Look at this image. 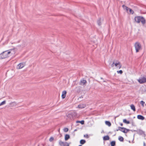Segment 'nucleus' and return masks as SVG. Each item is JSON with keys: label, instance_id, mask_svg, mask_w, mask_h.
<instances>
[{"label": "nucleus", "instance_id": "f257e3e1", "mask_svg": "<svg viewBox=\"0 0 146 146\" xmlns=\"http://www.w3.org/2000/svg\"><path fill=\"white\" fill-rule=\"evenodd\" d=\"M135 20L137 22L139 23L141 22L142 24L144 25L145 23V21L144 18L141 17H135Z\"/></svg>", "mask_w": 146, "mask_h": 146}, {"label": "nucleus", "instance_id": "f03ea898", "mask_svg": "<svg viewBox=\"0 0 146 146\" xmlns=\"http://www.w3.org/2000/svg\"><path fill=\"white\" fill-rule=\"evenodd\" d=\"M9 52L8 50L3 52L0 54V59L5 58L9 57Z\"/></svg>", "mask_w": 146, "mask_h": 146}, {"label": "nucleus", "instance_id": "7ed1b4c3", "mask_svg": "<svg viewBox=\"0 0 146 146\" xmlns=\"http://www.w3.org/2000/svg\"><path fill=\"white\" fill-rule=\"evenodd\" d=\"M134 46L136 52H139L140 50L141 49V44L138 42H136L135 43Z\"/></svg>", "mask_w": 146, "mask_h": 146}, {"label": "nucleus", "instance_id": "20e7f679", "mask_svg": "<svg viewBox=\"0 0 146 146\" xmlns=\"http://www.w3.org/2000/svg\"><path fill=\"white\" fill-rule=\"evenodd\" d=\"M115 66L119 69H120L121 67V65L120 63L117 60H115Z\"/></svg>", "mask_w": 146, "mask_h": 146}, {"label": "nucleus", "instance_id": "39448f33", "mask_svg": "<svg viewBox=\"0 0 146 146\" xmlns=\"http://www.w3.org/2000/svg\"><path fill=\"white\" fill-rule=\"evenodd\" d=\"M119 130L125 133H126L129 131V129L123 127H119Z\"/></svg>", "mask_w": 146, "mask_h": 146}, {"label": "nucleus", "instance_id": "423d86ee", "mask_svg": "<svg viewBox=\"0 0 146 146\" xmlns=\"http://www.w3.org/2000/svg\"><path fill=\"white\" fill-rule=\"evenodd\" d=\"M25 65V63H21L18 65L17 67V69H20L23 68Z\"/></svg>", "mask_w": 146, "mask_h": 146}, {"label": "nucleus", "instance_id": "0eeeda50", "mask_svg": "<svg viewBox=\"0 0 146 146\" xmlns=\"http://www.w3.org/2000/svg\"><path fill=\"white\" fill-rule=\"evenodd\" d=\"M139 82L141 84L146 82V78L142 77L138 80Z\"/></svg>", "mask_w": 146, "mask_h": 146}, {"label": "nucleus", "instance_id": "6e6552de", "mask_svg": "<svg viewBox=\"0 0 146 146\" xmlns=\"http://www.w3.org/2000/svg\"><path fill=\"white\" fill-rule=\"evenodd\" d=\"M8 52H9V56H11L13 54H15V52L14 49H12L9 50H8Z\"/></svg>", "mask_w": 146, "mask_h": 146}, {"label": "nucleus", "instance_id": "1a4fd4ad", "mask_svg": "<svg viewBox=\"0 0 146 146\" xmlns=\"http://www.w3.org/2000/svg\"><path fill=\"white\" fill-rule=\"evenodd\" d=\"M17 105V103L15 102H11L9 104V106L12 107L16 106Z\"/></svg>", "mask_w": 146, "mask_h": 146}, {"label": "nucleus", "instance_id": "9d476101", "mask_svg": "<svg viewBox=\"0 0 146 146\" xmlns=\"http://www.w3.org/2000/svg\"><path fill=\"white\" fill-rule=\"evenodd\" d=\"M86 107V105L85 104H81L79 105L78 106V108L80 109H83Z\"/></svg>", "mask_w": 146, "mask_h": 146}, {"label": "nucleus", "instance_id": "9b49d317", "mask_svg": "<svg viewBox=\"0 0 146 146\" xmlns=\"http://www.w3.org/2000/svg\"><path fill=\"white\" fill-rule=\"evenodd\" d=\"M86 82L87 81L86 80L83 79L81 80L80 84L81 85H84L85 84Z\"/></svg>", "mask_w": 146, "mask_h": 146}, {"label": "nucleus", "instance_id": "f8f14e48", "mask_svg": "<svg viewBox=\"0 0 146 146\" xmlns=\"http://www.w3.org/2000/svg\"><path fill=\"white\" fill-rule=\"evenodd\" d=\"M137 133L140 135H142L145 134L144 131L141 130H139L137 131Z\"/></svg>", "mask_w": 146, "mask_h": 146}, {"label": "nucleus", "instance_id": "ddd939ff", "mask_svg": "<svg viewBox=\"0 0 146 146\" xmlns=\"http://www.w3.org/2000/svg\"><path fill=\"white\" fill-rule=\"evenodd\" d=\"M66 91H64L62 92V97L63 99L66 96Z\"/></svg>", "mask_w": 146, "mask_h": 146}, {"label": "nucleus", "instance_id": "4468645a", "mask_svg": "<svg viewBox=\"0 0 146 146\" xmlns=\"http://www.w3.org/2000/svg\"><path fill=\"white\" fill-rule=\"evenodd\" d=\"M137 118L138 119L141 120H143L145 119L144 117L141 115H138L137 116Z\"/></svg>", "mask_w": 146, "mask_h": 146}, {"label": "nucleus", "instance_id": "2eb2a0df", "mask_svg": "<svg viewBox=\"0 0 146 146\" xmlns=\"http://www.w3.org/2000/svg\"><path fill=\"white\" fill-rule=\"evenodd\" d=\"M109 139V137L108 135L104 136L103 137V140L105 141L108 140Z\"/></svg>", "mask_w": 146, "mask_h": 146}, {"label": "nucleus", "instance_id": "dca6fc26", "mask_svg": "<svg viewBox=\"0 0 146 146\" xmlns=\"http://www.w3.org/2000/svg\"><path fill=\"white\" fill-rule=\"evenodd\" d=\"M105 123L106 124L108 125L109 127H110L111 126V123L109 121H105Z\"/></svg>", "mask_w": 146, "mask_h": 146}, {"label": "nucleus", "instance_id": "f3484780", "mask_svg": "<svg viewBox=\"0 0 146 146\" xmlns=\"http://www.w3.org/2000/svg\"><path fill=\"white\" fill-rule=\"evenodd\" d=\"M70 138V135L68 134H66L65 136V141H67Z\"/></svg>", "mask_w": 146, "mask_h": 146}, {"label": "nucleus", "instance_id": "a211bd4d", "mask_svg": "<svg viewBox=\"0 0 146 146\" xmlns=\"http://www.w3.org/2000/svg\"><path fill=\"white\" fill-rule=\"evenodd\" d=\"M131 109L133 110L134 111H135V107L134 106L133 104H131L130 106Z\"/></svg>", "mask_w": 146, "mask_h": 146}, {"label": "nucleus", "instance_id": "6ab92c4d", "mask_svg": "<svg viewBox=\"0 0 146 146\" xmlns=\"http://www.w3.org/2000/svg\"><path fill=\"white\" fill-rule=\"evenodd\" d=\"M101 18L99 19L97 21V23L99 26H100L101 24Z\"/></svg>", "mask_w": 146, "mask_h": 146}, {"label": "nucleus", "instance_id": "aec40b11", "mask_svg": "<svg viewBox=\"0 0 146 146\" xmlns=\"http://www.w3.org/2000/svg\"><path fill=\"white\" fill-rule=\"evenodd\" d=\"M65 142L62 141L61 140H60L59 142V144L60 146H62L63 145Z\"/></svg>", "mask_w": 146, "mask_h": 146}, {"label": "nucleus", "instance_id": "412c9836", "mask_svg": "<svg viewBox=\"0 0 146 146\" xmlns=\"http://www.w3.org/2000/svg\"><path fill=\"white\" fill-rule=\"evenodd\" d=\"M110 144L111 146H115V141H112Z\"/></svg>", "mask_w": 146, "mask_h": 146}, {"label": "nucleus", "instance_id": "4be33fe9", "mask_svg": "<svg viewBox=\"0 0 146 146\" xmlns=\"http://www.w3.org/2000/svg\"><path fill=\"white\" fill-rule=\"evenodd\" d=\"M86 142V141L83 139H82L80 141V143L81 144H84Z\"/></svg>", "mask_w": 146, "mask_h": 146}, {"label": "nucleus", "instance_id": "5701e85b", "mask_svg": "<svg viewBox=\"0 0 146 146\" xmlns=\"http://www.w3.org/2000/svg\"><path fill=\"white\" fill-rule=\"evenodd\" d=\"M123 121L124 123H126V124H128L130 123V122L129 121L127 120L126 119H124L123 120Z\"/></svg>", "mask_w": 146, "mask_h": 146}, {"label": "nucleus", "instance_id": "b1692460", "mask_svg": "<svg viewBox=\"0 0 146 146\" xmlns=\"http://www.w3.org/2000/svg\"><path fill=\"white\" fill-rule=\"evenodd\" d=\"M119 140L121 141H123L124 140L123 138L121 136H120L118 138Z\"/></svg>", "mask_w": 146, "mask_h": 146}, {"label": "nucleus", "instance_id": "393cba45", "mask_svg": "<svg viewBox=\"0 0 146 146\" xmlns=\"http://www.w3.org/2000/svg\"><path fill=\"white\" fill-rule=\"evenodd\" d=\"M129 12L128 13H131L132 14H133V11L131 9L129 8H128Z\"/></svg>", "mask_w": 146, "mask_h": 146}, {"label": "nucleus", "instance_id": "a878e982", "mask_svg": "<svg viewBox=\"0 0 146 146\" xmlns=\"http://www.w3.org/2000/svg\"><path fill=\"white\" fill-rule=\"evenodd\" d=\"M67 116L68 118H71L72 117V115L71 113H69L68 114Z\"/></svg>", "mask_w": 146, "mask_h": 146}, {"label": "nucleus", "instance_id": "bb28decb", "mask_svg": "<svg viewBox=\"0 0 146 146\" xmlns=\"http://www.w3.org/2000/svg\"><path fill=\"white\" fill-rule=\"evenodd\" d=\"M6 101H5V100L4 101H3L2 102L0 103V105L1 106L5 104L6 103Z\"/></svg>", "mask_w": 146, "mask_h": 146}, {"label": "nucleus", "instance_id": "cd10ccee", "mask_svg": "<svg viewBox=\"0 0 146 146\" xmlns=\"http://www.w3.org/2000/svg\"><path fill=\"white\" fill-rule=\"evenodd\" d=\"M122 7L124 9H126V10H127L129 8L124 5H122Z\"/></svg>", "mask_w": 146, "mask_h": 146}, {"label": "nucleus", "instance_id": "c85d7f7f", "mask_svg": "<svg viewBox=\"0 0 146 146\" xmlns=\"http://www.w3.org/2000/svg\"><path fill=\"white\" fill-rule=\"evenodd\" d=\"M63 130L64 132H66L68 131V129L67 128H65Z\"/></svg>", "mask_w": 146, "mask_h": 146}, {"label": "nucleus", "instance_id": "c756f323", "mask_svg": "<svg viewBox=\"0 0 146 146\" xmlns=\"http://www.w3.org/2000/svg\"><path fill=\"white\" fill-rule=\"evenodd\" d=\"M117 72L118 73H119L121 74L123 73V71L122 70H120L119 71H117Z\"/></svg>", "mask_w": 146, "mask_h": 146}, {"label": "nucleus", "instance_id": "7c9ffc66", "mask_svg": "<svg viewBox=\"0 0 146 146\" xmlns=\"http://www.w3.org/2000/svg\"><path fill=\"white\" fill-rule=\"evenodd\" d=\"M63 146H69V145L67 142H65Z\"/></svg>", "mask_w": 146, "mask_h": 146}, {"label": "nucleus", "instance_id": "2f4dec72", "mask_svg": "<svg viewBox=\"0 0 146 146\" xmlns=\"http://www.w3.org/2000/svg\"><path fill=\"white\" fill-rule=\"evenodd\" d=\"M140 104H141L142 106L143 107L144 106V104H145V102L144 101H141Z\"/></svg>", "mask_w": 146, "mask_h": 146}, {"label": "nucleus", "instance_id": "473e14b6", "mask_svg": "<svg viewBox=\"0 0 146 146\" xmlns=\"http://www.w3.org/2000/svg\"><path fill=\"white\" fill-rule=\"evenodd\" d=\"M54 138L53 137H51L49 139V141L50 142L54 140Z\"/></svg>", "mask_w": 146, "mask_h": 146}, {"label": "nucleus", "instance_id": "72a5a7b5", "mask_svg": "<svg viewBox=\"0 0 146 146\" xmlns=\"http://www.w3.org/2000/svg\"><path fill=\"white\" fill-rule=\"evenodd\" d=\"M115 60L113 62L111 65V66L112 67H113L114 66H115Z\"/></svg>", "mask_w": 146, "mask_h": 146}, {"label": "nucleus", "instance_id": "f704fd0d", "mask_svg": "<svg viewBox=\"0 0 146 146\" xmlns=\"http://www.w3.org/2000/svg\"><path fill=\"white\" fill-rule=\"evenodd\" d=\"M78 122L82 124H83L84 123V120H82L81 121H78Z\"/></svg>", "mask_w": 146, "mask_h": 146}, {"label": "nucleus", "instance_id": "c9c22d12", "mask_svg": "<svg viewBox=\"0 0 146 146\" xmlns=\"http://www.w3.org/2000/svg\"><path fill=\"white\" fill-rule=\"evenodd\" d=\"M84 136L85 137H86L87 138H88V136L87 134H86L84 135Z\"/></svg>", "mask_w": 146, "mask_h": 146}, {"label": "nucleus", "instance_id": "e433bc0d", "mask_svg": "<svg viewBox=\"0 0 146 146\" xmlns=\"http://www.w3.org/2000/svg\"><path fill=\"white\" fill-rule=\"evenodd\" d=\"M83 98V97L82 96H81L78 99V100H80V101H81V99L82 98Z\"/></svg>", "mask_w": 146, "mask_h": 146}, {"label": "nucleus", "instance_id": "4c0bfd02", "mask_svg": "<svg viewBox=\"0 0 146 146\" xmlns=\"http://www.w3.org/2000/svg\"><path fill=\"white\" fill-rule=\"evenodd\" d=\"M143 145L144 146H145L146 144L145 142H143Z\"/></svg>", "mask_w": 146, "mask_h": 146}, {"label": "nucleus", "instance_id": "58836bf2", "mask_svg": "<svg viewBox=\"0 0 146 146\" xmlns=\"http://www.w3.org/2000/svg\"><path fill=\"white\" fill-rule=\"evenodd\" d=\"M126 10L128 13L129 9H127V10Z\"/></svg>", "mask_w": 146, "mask_h": 146}, {"label": "nucleus", "instance_id": "ea45409f", "mask_svg": "<svg viewBox=\"0 0 146 146\" xmlns=\"http://www.w3.org/2000/svg\"><path fill=\"white\" fill-rule=\"evenodd\" d=\"M120 125H121V126H122V125H123V124H122V123H121L120 124Z\"/></svg>", "mask_w": 146, "mask_h": 146}, {"label": "nucleus", "instance_id": "a19ab883", "mask_svg": "<svg viewBox=\"0 0 146 146\" xmlns=\"http://www.w3.org/2000/svg\"><path fill=\"white\" fill-rule=\"evenodd\" d=\"M79 146H82V145H79Z\"/></svg>", "mask_w": 146, "mask_h": 146}, {"label": "nucleus", "instance_id": "79ce46f5", "mask_svg": "<svg viewBox=\"0 0 146 146\" xmlns=\"http://www.w3.org/2000/svg\"><path fill=\"white\" fill-rule=\"evenodd\" d=\"M0 106H1V105H0Z\"/></svg>", "mask_w": 146, "mask_h": 146}]
</instances>
